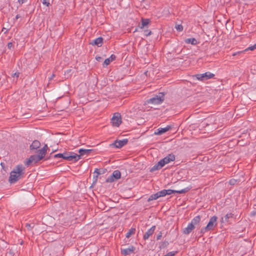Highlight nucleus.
I'll list each match as a JSON object with an SVG mask.
<instances>
[{"instance_id":"44","label":"nucleus","mask_w":256,"mask_h":256,"mask_svg":"<svg viewBox=\"0 0 256 256\" xmlns=\"http://www.w3.org/2000/svg\"><path fill=\"white\" fill-rule=\"evenodd\" d=\"M20 18V16L19 14H17L16 16V20H18V18Z\"/></svg>"},{"instance_id":"46","label":"nucleus","mask_w":256,"mask_h":256,"mask_svg":"<svg viewBox=\"0 0 256 256\" xmlns=\"http://www.w3.org/2000/svg\"><path fill=\"white\" fill-rule=\"evenodd\" d=\"M49 158H49V157H47V158H45V160H48Z\"/></svg>"},{"instance_id":"5","label":"nucleus","mask_w":256,"mask_h":256,"mask_svg":"<svg viewBox=\"0 0 256 256\" xmlns=\"http://www.w3.org/2000/svg\"><path fill=\"white\" fill-rule=\"evenodd\" d=\"M214 76V74L209 72H206L204 74H197L194 76L196 77L197 80L201 81L208 80L213 78Z\"/></svg>"},{"instance_id":"32","label":"nucleus","mask_w":256,"mask_h":256,"mask_svg":"<svg viewBox=\"0 0 256 256\" xmlns=\"http://www.w3.org/2000/svg\"><path fill=\"white\" fill-rule=\"evenodd\" d=\"M210 230L208 229V228H206V226L204 227V228H202L201 230H200V234H204L206 232H208Z\"/></svg>"},{"instance_id":"17","label":"nucleus","mask_w":256,"mask_h":256,"mask_svg":"<svg viewBox=\"0 0 256 256\" xmlns=\"http://www.w3.org/2000/svg\"><path fill=\"white\" fill-rule=\"evenodd\" d=\"M40 146V142L38 140H34L33 141L32 144L30 146V150H36L39 148Z\"/></svg>"},{"instance_id":"38","label":"nucleus","mask_w":256,"mask_h":256,"mask_svg":"<svg viewBox=\"0 0 256 256\" xmlns=\"http://www.w3.org/2000/svg\"><path fill=\"white\" fill-rule=\"evenodd\" d=\"M236 180L234 179H232L230 180L229 183L231 185H234L235 184Z\"/></svg>"},{"instance_id":"29","label":"nucleus","mask_w":256,"mask_h":256,"mask_svg":"<svg viewBox=\"0 0 256 256\" xmlns=\"http://www.w3.org/2000/svg\"><path fill=\"white\" fill-rule=\"evenodd\" d=\"M43 4L46 5L47 6H49L50 5V0H41Z\"/></svg>"},{"instance_id":"6","label":"nucleus","mask_w":256,"mask_h":256,"mask_svg":"<svg viewBox=\"0 0 256 256\" xmlns=\"http://www.w3.org/2000/svg\"><path fill=\"white\" fill-rule=\"evenodd\" d=\"M111 122L113 126L118 127L122 123L121 116L119 113L114 114L111 119Z\"/></svg>"},{"instance_id":"10","label":"nucleus","mask_w":256,"mask_h":256,"mask_svg":"<svg viewBox=\"0 0 256 256\" xmlns=\"http://www.w3.org/2000/svg\"><path fill=\"white\" fill-rule=\"evenodd\" d=\"M42 160L41 157L38 154L30 156L28 160L26 163V166H29L31 163L36 164Z\"/></svg>"},{"instance_id":"4","label":"nucleus","mask_w":256,"mask_h":256,"mask_svg":"<svg viewBox=\"0 0 256 256\" xmlns=\"http://www.w3.org/2000/svg\"><path fill=\"white\" fill-rule=\"evenodd\" d=\"M164 94L163 92H160L158 95L149 99L148 100V104H161L164 100Z\"/></svg>"},{"instance_id":"1","label":"nucleus","mask_w":256,"mask_h":256,"mask_svg":"<svg viewBox=\"0 0 256 256\" xmlns=\"http://www.w3.org/2000/svg\"><path fill=\"white\" fill-rule=\"evenodd\" d=\"M24 168L22 165L18 164L16 166L10 173L9 182L10 184H14L22 178L24 174Z\"/></svg>"},{"instance_id":"35","label":"nucleus","mask_w":256,"mask_h":256,"mask_svg":"<svg viewBox=\"0 0 256 256\" xmlns=\"http://www.w3.org/2000/svg\"><path fill=\"white\" fill-rule=\"evenodd\" d=\"M175 255V252H170L166 254L164 256H174Z\"/></svg>"},{"instance_id":"12","label":"nucleus","mask_w":256,"mask_h":256,"mask_svg":"<svg viewBox=\"0 0 256 256\" xmlns=\"http://www.w3.org/2000/svg\"><path fill=\"white\" fill-rule=\"evenodd\" d=\"M128 142V139H123L122 140H116L112 146L116 148H121L126 144Z\"/></svg>"},{"instance_id":"21","label":"nucleus","mask_w":256,"mask_h":256,"mask_svg":"<svg viewBox=\"0 0 256 256\" xmlns=\"http://www.w3.org/2000/svg\"><path fill=\"white\" fill-rule=\"evenodd\" d=\"M102 43H103V38L102 37H99L98 38H96L94 40L93 42H92L90 44H92L96 45L98 46H102Z\"/></svg>"},{"instance_id":"19","label":"nucleus","mask_w":256,"mask_h":256,"mask_svg":"<svg viewBox=\"0 0 256 256\" xmlns=\"http://www.w3.org/2000/svg\"><path fill=\"white\" fill-rule=\"evenodd\" d=\"M116 58V56L114 54H112L110 56L106 59L103 63L104 66H106L108 65L110 62L114 60Z\"/></svg>"},{"instance_id":"39","label":"nucleus","mask_w":256,"mask_h":256,"mask_svg":"<svg viewBox=\"0 0 256 256\" xmlns=\"http://www.w3.org/2000/svg\"><path fill=\"white\" fill-rule=\"evenodd\" d=\"M19 75H20V72H16L15 73H14V74H12V76L13 77L18 78L19 76Z\"/></svg>"},{"instance_id":"2","label":"nucleus","mask_w":256,"mask_h":256,"mask_svg":"<svg viewBox=\"0 0 256 256\" xmlns=\"http://www.w3.org/2000/svg\"><path fill=\"white\" fill-rule=\"evenodd\" d=\"M175 160V156L173 154H170L164 158L160 160L157 164L154 166L150 169V172L162 168L165 164L173 162Z\"/></svg>"},{"instance_id":"24","label":"nucleus","mask_w":256,"mask_h":256,"mask_svg":"<svg viewBox=\"0 0 256 256\" xmlns=\"http://www.w3.org/2000/svg\"><path fill=\"white\" fill-rule=\"evenodd\" d=\"M94 173L96 174V176H94L93 184H95L97 182L98 176L100 174V172L99 169L96 168Z\"/></svg>"},{"instance_id":"30","label":"nucleus","mask_w":256,"mask_h":256,"mask_svg":"<svg viewBox=\"0 0 256 256\" xmlns=\"http://www.w3.org/2000/svg\"><path fill=\"white\" fill-rule=\"evenodd\" d=\"M34 224H26V227L28 228V230H32V229L34 227Z\"/></svg>"},{"instance_id":"16","label":"nucleus","mask_w":256,"mask_h":256,"mask_svg":"<svg viewBox=\"0 0 256 256\" xmlns=\"http://www.w3.org/2000/svg\"><path fill=\"white\" fill-rule=\"evenodd\" d=\"M150 22V20L148 18H142L141 20V24H139V27L140 28H144L145 27L147 26Z\"/></svg>"},{"instance_id":"25","label":"nucleus","mask_w":256,"mask_h":256,"mask_svg":"<svg viewBox=\"0 0 256 256\" xmlns=\"http://www.w3.org/2000/svg\"><path fill=\"white\" fill-rule=\"evenodd\" d=\"M136 228H131L129 230L128 232L126 234V237L127 238H129L132 235L134 234L135 233Z\"/></svg>"},{"instance_id":"37","label":"nucleus","mask_w":256,"mask_h":256,"mask_svg":"<svg viewBox=\"0 0 256 256\" xmlns=\"http://www.w3.org/2000/svg\"><path fill=\"white\" fill-rule=\"evenodd\" d=\"M44 150V152L46 153L47 150L48 149V145L46 144L42 148H41V150Z\"/></svg>"},{"instance_id":"18","label":"nucleus","mask_w":256,"mask_h":256,"mask_svg":"<svg viewBox=\"0 0 256 256\" xmlns=\"http://www.w3.org/2000/svg\"><path fill=\"white\" fill-rule=\"evenodd\" d=\"M92 150H87V149H83L80 148L78 150V152L80 153V154L78 155L80 156V158H81L82 156H83L84 155H88L92 152Z\"/></svg>"},{"instance_id":"41","label":"nucleus","mask_w":256,"mask_h":256,"mask_svg":"<svg viewBox=\"0 0 256 256\" xmlns=\"http://www.w3.org/2000/svg\"><path fill=\"white\" fill-rule=\"evenodd\" d=\"M96 60L100 62L101 60L102 59V58L100 56H96Z\"/></svg>"},{"instance_id":"31","label":"nucleus","mask_w":256,"mask_h":256,"mask_svg":"<svg viewBox=\"0 0 256 256\" xmlns=\"http://www.w3.org/2000/svg\"><path fill=\"white\" fill-rule=\"evenodd\" d=\"M152 34V32L148 30H144V34L146 36H148Z\"/></svg>"},{"instance_id":"36","label":"nucleus","mask_w":256,"mask_h":256,"mask_svg":"<svg viewBox=\"0 0 256 256\" xmlns=\"http://www.w3.org/2000/svg\"><path fill=\"white\" fill-rule=\"evenodd\" d=\"M162 232H160L156 236V240H159L162 238Z\"/></svg>"},{"instance_id":"15","label":"nucleus","mask_w":256,"mask_h":256,"mask_svg":"<svg viewBox=\"0 0 256 256\" xmlns=\"http://www.w3.org/2000/svg\"><path fill=\"white\" fill-rule=\"evenodd\" d=\"M194 226L192 224L190 223L188 226L183 230L182 232L184 234H188L194 230Z\"/></svg>"},{"instance_id":"45","label":"nucleus","mask_w":256,"mask_h":256,"mask_svg":"<svg viewBox=\"0 0 256 256\" xmlns=\"http://www.w3.org/2000/svg\"><path fill=\"white\" fill-rule=\"evenodd\" d=\"M55 76V75L54 74H52V76H51L50 79L52 80V78H53Z\"/></svg>"},{"instance_id":"20","label":"nucleus","mask_w":256,"mask_h":256,"mask_svg":"<svg viewBox=\"0 0 256 256\" xmlns=\"http://www.w3.org/2000/svg\"><path fill=\"white\" fill-rule=\"evenodd\" d=\"M234 214L232 213L227 214L224 217H222L220 220L222 223L228 222L230 218H232Z\"/></svg>"},{"instance_id":"23","label":"nucleus","mask_w":256,"mask_h":256,"mask_svg":"<svg viewBox=\"0 0 256 256\" xmlns=\"http://www.w3.org/2000/svg\"><path fill=\"white\" fill-rule=\"evenodd\" d=\"M186 44H191L192 45H196L198 41L195 38H188L185 40Z\"/></svg>"},{"instance_id":"14","label":"nucleus","mask_w":256,"mask_h":256,"mask_svg":"<svg viewBox=\"0 0 256 256\" xmlns=\"http://www.w3.org/2000/svg\"><path fill=\"white\" fill-rule=\"evenodd\" d=\"M170 128L171 126H167L164 128H159L157 130L158 132H155V134L157 135L162 134L168 132L169 130H170Z\"/></svg>"},{"instance_id":"8","label":"nucleus","mask_w":256,"mask_h":256,"mask_svg":"<svg viewBox=\"0 0 256 256\" xmlns=\"http://www.w3.org/2000/svg\"><path fill=\"white\" fill-rule=\"evenodd\" d=\"M217 216H214L210 218L209 222L206 225V228H208L210 230H213L214 228L217 225Z\"/></svg>"},{"instance_id":"34","label":"nucleus","mask_w":256,"mask_h":256,"mask_svg":"<svg viewBox=\"0 0 256 256\" xmlns=\"http://www.w3.org/2000/svg\"><path fill=\"white\" fill-rule=\"evenodd\" d=\"M255 48H256V44H254V46H250L248 47V48H246V50H254Z\"/></svg>"},{"instance_id":"27","label":"nucleus","mask_w":256,"mask_h":256,"mask_svg":"<svg viewBox=\"0 0 256 256\" xmlns=\"http://www.w3.org/2000/svg\"><path fill=\"white\" fill-rule=\"evenodd\" d=\"M38 155L40 157H41V159L42 160L44 158L46 154V152H44V150L40 149L38 150Z\"/></svg>"},{"instance_id":"40","label":"nucleus","mask_w":256,"mask_h":256,"mask_svg":"<svg viewBox=\"0 0 256 256\" xmlns=\"http://www.w3.org/2000/svg\"><path fill=\"white\" fill-rule=\"evenodd\" d=\"M13 46V44L12 42H8V48H9V49H10L11 48L12 46Z\"/></svg>"},{"instance_id":"7","label":"nucleus","mask_w":256,"mask_h":256,"mask_svg":"<svg viewBox=\"0 0 256 256\" xmlns=\"http://www.w3.org/2000/svg\"><path fill=\"white\" fill-rule=\"evenodd\" d=\"M121 173L118 170L113 172L112 176H110L106 180L108 182H112L120 178Z\"/></svg>"},{"instance_id":"33","label":"nucleus","mask_w":256,"mask_h":256,"mask_svg":"<svg viewBox=\"0 0 256 256\" xmlns=\"http://www.w3.org/2000/svg\"><path fill=\"white\" fill-rule=\"evenodd\" d=\"M176 29L177 30L180 32L182 30L183 27L182 25L178 24L176 26Z\"/></svg>"},{"instance_id":"11","label":"nucleus","mask_w":256,"mask_h":256,"mask_svg":"<svg viewBox=\"0 0 256 256\" xmlns=\"http://www.w3.org/2000/svg\"><path fill=\"white\" fill-rule=\"evenodd\" d=\"M136 248L134 246H130L126 248H121V254L124 256L130 255L134 253Z\"/></svg>"},{"instance_id":"43","label":"nucleus","mask_w":256,"mask_h":256,"mask_svg":"<svg viewBox=\"0 0 256 256\" xmlns=\"http://www.w3.org/2000/svg\"><path fill=\"white\" fill-rule=\"evenodd\" d=\"M8 30L4 28H3L2 29V32H4V33H6Z\"/></svg>"},{"instance_id":"28","label":"nucleus","mask_w":256,"mask_h":256,"mask_svg":"<svg viewBox=\"0 0 256 256\" xmlns=\"http://www.w3.org/2000/svg\"><path fill=\"white\" fill-rule=\"evenodd\" d=\"M158 196V198L163 197L166 196L165 190H163L161 191H159L156 192Z\"/></svg>"},{"instance_id":"42","label":"nucleus","mask_w":256,"mask_h":256,"mask_svg":"<svg viewBox=\"0 0 256 256\" xmlns=\"http://www.w3.org/2000/svg\"><path fill=\"white\" fill-rule=\"evenodd\" d=\"M24 2V0H18V2L20 4H22Z\"/></svg>"},{"instance_id":"3","label":"nucleus","mask_w":256,"mask_h":256,"mask_svg":"<svg viewBox=\"0 0 256 256\" xmlns=\"http://www.w3.org/2000/svg\"><path fill=\"white\" fill-rule=\"evenodd\" d=\"M54 158H62L65 160L76 162L80 159L78 154L73 152H65L63 154H58L54 156Z\"/></svg>"},{"instance_id":"22","label":"nucleus","mask_w":256,"mask_h":256,"mask_svg":"<svg viewBox=\"0 0 256 256\" xmlns=\"http://www.w3.org/2000/svg\"><path fill=\"white\" fill-rule=\"evenodd\" d=\"M200 220L201 218L200 216H196L194 218H192L190 223L192 224L194 226V225H196L200 223Z\"/></svg>"},{"instance_id":"9","label":"nucleus","mask_w":256,"mask_h":256,"mask_svg":"<svg viewBox=\"0 0 256 256\" xmlns=\"http://www.w3.org/2000/svg\"><path fill=\"white\" fill-rule=\"evenodd\" d=\"M190 190V188L187 187L184 189H182L180 190H165L166 191V195H170L172 194H185L188 192Z\"/></svg>"},{"instance_id":"13","label":"nucleus","mask_w":256,"mask_h":256,"mask_svg":"<svg viewBox=\"0 0 256 256\" xmlns=\"http://www.w3.org/2000/svg\"><path fill=\"white\" fill-rule=\"evenodd\" d=\"M156 229V226H152L150 229H148L144 235V240H148L149 237L152 235Z\"/></svg>"},{"instance_id":"26","label":"nucleus","mask_w":256,"mask_h":256,"mask_svg":"<svg viewBox=\"0 0 256 256\" xmlns=\"http://www.w3.org/2000/svg\"><path fill=\"white\" fill-rule=\"evenodd\" d=\"M158 198V194L156 193V194H152L150 196L148 200V202H149L153 200H157Z\"/></svg>"}]
</instances>
